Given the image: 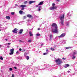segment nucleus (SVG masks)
I'll use <instances>...</instances> for the list:
<instances>
[{"label":"nucleus","mask_w":77,"mask_h":77,"mask_svg":"<svg viewBox=\"0 0 77 77\" xmlns=\"http://www.w3.org/2000/svg\"><path fill=\"white\" fill-rule=\"evenodd\" d=\"M51 26L52 27H54L55 28L54 29H53L52 30V32L54 33H57V24L55 23H54L51 25Z\"/></svg>","instance_id":"f257e3e1"},{"label":"nucleus","mask_w":77,"mask_h":77,"mask_svg":"<svg viewBox=\"0 0 77 77\" xmlns=\"http://www.w3.org/2000/svg\"><path fill=\"white\" fill-rule=\"evenodd\" d=\"M55 62H56V63H57V64L58 65H60V64H61V63H62V60H61L59 59H56L55 60Z\"/></svg>","instance_id":"f03ea898"},{"label":"nucleus","mask_w":77,"mask_h":77,"mask_svg":"<svg viewBox=\"0 0 77 77\" xmlns=\"http://www.w3.org/2000/svg\"><path fill=\"white\" fill-rule=\"evenodd\" d=\"M56 5L55 4L53 3L52 4V7H50L49 9L50 10H54V9H56L57 8V7L54 6Z\"/></svg>","instance_id":"7ed1b4c3"},{"label":"nucleus","mask_w":77,"mask_h":77,"mask_svg":"<svg viewBox=\"0 0 77 77\" xmlns=\"http://www.w3.org/2000/svg\"><path fill=\"white\" fill-rule=\"evenodd\" d=\"M60 20H63V19H64V17H65V14H63L62 15H60Z\"/></svg>","instance_id":"20e7f679"},{"label":"nucleus","mask_w":77,"mask_h":77,"mask_svg":"<svg viewBox=\"0 0 77 77\" xmlns=\"http://www.w3.org/2000/svg\"><path fill=\"white\" fill-rule=\"evenodd\" d=\"M17 31H18V29L15 28L12 31V32L13 33H17Z\"/></svg>","instance_id":"39448f33"},{"label":"nucleus","mask_w":77,"mask_h":77,"mask_svg":"<svg viewBox=\"0 0 77 77\" xmlns=\"http://www.w3.org/2000/svg\"><path fill=\"white\" fill-rule=\"evenodd\" d=\"M65 33H63L60 35L58 36L59 38H62V37H64L65 36Z\"/></svg>","instance_id":"423d86ee"},{"label":"nucleus","mask_w":77,"mask_h":77,"mask_svg":"<svg viewBox=\"0 0 77 77\" xmlns=\"http://www.w3.org/2000/svg\"><path fill=\"white\" fill-rule=\"evenodd\" d=\"M19 33L21 34L23 33V29H21L19 30Z\"/></svg>","instance_id":"0eeeda50"},{"label":"nucleus","mask_w":77,"mask_h":77,"mask_svg":"<svg viewBox=\"0 0 77 77\" xmlns=\"http://www.w3.org/2000/svg\"><path fill=\"white\" fill-rule=\"evenodd\" d=\"M26 5H20L21 8H26Z\"/></svg>","instance_id":"6e6552de"},{"label":"nucleus","mask_w":77,"mask_h":77,"mask_svg":"<svg viewBox=\"0 0 77 77\" xmlns=\"http://www.w3.org/2000/svg\"><path fill=\"white\" fill-rule=\"evenodd\" d=\"M27 17L28 18H32V16L30 14H28L27 15Z\"/></svg>","instance_id":"1a4fd4ad"},{"label":"nucleus","mask_w":77,"mask_h":77,"mask_svg":"<svg viewBox=\"0 0 77 77\" xmlns=\"http://www.w3.org/2000/svg\"><path fill=\"white\" fill-rule=\"evenodd\" d=\"M60 23L63 26V23H64V21L63 20H61Z\"/></svg>","instance_id":"9d476101"},{"label":"nucleus","mask_w":77,"mask_h":77,"mask_svg":"<svg viewBox=\"0 0 77 77\" xmlns=\"http://www.w3.org/2000/svg\"><path fill=\"white\" fill-rule=\"evenodd\" d=\"M5 18L7 19V20H10L11 19V17L9 16H6Z\"/></svg>","instance_id":"9b49d317"},{"label":"nucleus","mask_w":77,"mask_h":77,"mask_svg":"<svg viewBox=\"0 0 77 77\" xmlns=\"http://www.w3.org/2000/svg\"><path fill=\"white\" fill-rule=\"evenodd\" d=\"M35 2V1H30L29 2V4H32V3Z\"/></svg>","instance_id":"f8f14e48"},{"label":"nucleus","mask_w":77,"mask_h":77,"mask_svg":"<svg viewBox=\"0 0 77 77\" xmlns=\"http://www.w3.org/2000/svg\"><path fill=\"white\" fill-rule=\"evenodd\" d=\"M29 35L30 36H33V34H32V32L31 31H30L29 33Z\"/></svg>","instance_id":"ddd939ff"},{"label":"nucleus","mask_w":77,"mask_h":77,"mask_svg":"<svg viewBox=\"0 0 77 77\" xmlns=\"http://www.w3.org/2000/svg\"><path fill=\"white\" fill-rule=\"evenodd\" d=\"M44 3V2H41L39 3L38 4V5H42L43 3Z\"/></svg>","instance_id":"4468645a"},{"label":"nucleus","mask_w":77,"mask_h":77,"mask_svg":"<svg viewBox=\"0 0 77 77\" xmlns=\"http://www.w3.org/2000/svg\"><path fill=\"white\" fill-rule=\"evenodd\" d=\"M14 48H12L10 50L11 52L12 53H14Z\"/></svg>","instance_id":"2eb2a0df"},{"label":"nucleus","mask_w":77,"mask_h":77,"mask_svg":"<svg viewBox=\"0 0 77 77\" xmlns=\"http://www.w3.org/2000/svg\"><path fill=\"white\" fill-rule=\"evenodd\" d=\"M50 40H51V38H53V35H50Z\"/></svg>","instance_id":"dca6fc26"},{"label":"nucleus","mask_w":77,"mask_h":77,"mask_svg":"<svg viewBox=\"0 0 77 77\" xmlns=\"http://www.w3.org/2000/svg\"><path fill=\"white\" fill-rule=\"evenodd\" d=\"M65 48H66V49H69V48H71V47H68Z\"/></svg>","instance_id":"f3484780"},{"label":"nucleus","mask_w":77,"mask_h":77,"mask_svg":"<svg viewBox=\"0 0 77 77\" xmlns=\"http://www.w3.org/2000/svg\"><path fill=\"white\" fill-rule=\"evenodd\" d=\"M23 12L22 11L20 10L19 11V13L20 14H23Z\"/></svg>","instance_id":"a211bd4d"},{"label":"nucleus","mask_w":77,"mask_h":77,"mask_svg":"<svg viewBox=\"0 0 77 77\" xmlns=\"http://www.w3.org/2000/svg\"><path fill=\"white\" fill-rule=\"evenodd\" d=\"M41 6H39L38 7V11H40L41 9Z\"/></svg>","instance_id":"6ab92c4d"},{"label":"nucleus","mask_w":77,"mask_h":77,"mask_svg":"<svg viewBox=\"0 0 77 77\" xmlns=\"http://www.w3.org/2000/svg\"><path fill=\"white\" fill-rule=\"evenodd\" d=\"M36 36H41V35L40 34L37 33L36 34Z\"/></svg>","instance_id":"aec40b11"},{"label":"nucleus","mask_w":77,"mask_h":77,"mask_svg":"<svg viewBox=\"0 0 77 77\" xmlns=\"http://www.w3.org/2000/svg\"><path fill=\"white\" fill-rule=\"evenodd\" d=\"M0 59L1 60H3V58L2 56L0 57Z\"/></svg>","instance_id":"412c9836"},{"label":"nucleus","mask_w":77,"mask_h":77,"mask_svg":"<svg viewBox=\"0 0 77 77\" xmlns=\"http://www.w3.org/2000/svg\"><path fill=\"white\" fill-rule=\"evenodd\" d=\"M73 54H77V51H75L73 53Z\"/></svg>","instance_id":"4be33fe9"},{"label":"nucleus","mask_w":77,"mask_h":77,"mask_svg":"<svg viewBox=\"0 0 77 77\" xmlns=\"http://www.w3.org/2000/svg\"><path fill=\"white\" fill-rule=\"evenodd\" d=\"M14 54V52H11L9 53V54H10V55H12V54Z\"/></svg>","instance_id":"5701e85b"},{"label":"nucleus","mask_w":77,"mask_h":77,"mask_svg":"<svg viewBox=\"0 0 77 77\" xmlns=\"http://www.w3.org/2000/svg\"><path fill=\"white\" fill-rule=\"evenodd\" d=\"M26 59L27 60H29V56H26Z\"/></svg>","instance_id":"b1692460"},{"label":"nucleus","mask_w":77,"mask_h":77,"mask_svg":"<svg viewBox=\"0 0 77 77\" xmlns=\"http://www.w3.org/2000/svg\"><path fill=\"white\" fill-rule=\"evenodd\" d=\"M51 50H52V51H54V49L53 48H51Z\"/></svg>","instance_id":"393cba45"},{"label":"nucleus","mask_w":77,"mask_h":77,"mask_svg":"<svg viewBox=\"0 0 77 77\" xmlns=\"http://www.w3.org/2000/svg\"><path fill=\"white\" fill-rule=\"evenodd\" d=\"M24 4L25 5H26V4H27V1H25V2H24Z\"/></svg>","instance_id":"a878e982"},{"label":"nucleus","mask_w":77,"mask_h":77,"mask_svg":"<svg viewBox=\"0 0 77 77\" xmlns=\"http://www.w3.org/2000/svg\"><path fill=\"white\" fill-rule=\"evenodd\" d=\"M65 65L67 66V67H69V65L68 64H65Z\"/></svg>","instance_id":"bb28decb"},{"label":"nucleus","mask_w":77,"mask_h":77,"mask_svg":"<svg viewBox=\"0 0 77 77\" xmlns=\"http://www.w3.org/2000/svg\"><path fill=\"white\" fill-rule=\"evenodd\" d=\"M47 54H48V53H43V55H46Z\"/></svg>","instance_id":"cd10ccee"},{"label":"nucleus","mask_w":77,"mask_h":77,"mask_svg":"<svg viewBox=\"0 0 77 77\" xmlns=\"http://www.w3.org/2000/svg\"><path fill=\"white\" fill-rule=\"evenodd\" d=\"M9 69V71H11L12 70V68H10Z\"/></svg>","instance_id":"c85d7f7f"},{"label":"nucleus","mask_w":77,"mask_h":77,"mask_svg":"<svg viewBox=\"0 0 77 77\" xmlns=\"http://www.w3.org/2000/svg\"><path fill=\"white\" fill-rule=\"evenodd\" d=\"M11 15H14L15 14V13L14 12H12L11 13Z\"/></svg>","instance_id":"c756f323"},{"label":"nucleus","mask_w":77,"mask_h":77,"mask_svg":"<svg viewBox=\"0 0 77 77\" xmlns=\"http://www.w3.org/2000/svg\"><path fill=\"white\" fill-rule=\"evenodd\" d=\"M28 42H32V40H29L28 41Z\"/></svg>","instance_id":"7c9ffc66"},{"label":"nucleus","mask_w":77,"mask_h":77,"mask_svg":"<svg viewBox=\"0 0 77 77\" xmlns=\"http://www.w3.org/2000/svg\"><path fill=\"white\" fill-rule=\"evenodd\" d=\"M60 1V0H56V2H59Z\"/></svg>","instance_id":"2f4dec72"},{"label":"nucleus","mask_w":77,"mask_h":77,"mask_svg":"<svg viewBox=\"0 0 77 77\" xmlns=\"http://www.w3.org/2000/svg\"><path fill=\"white\" fill-rule=\"evenodd\" d=\"M75 56H74L72 57V59H75Z\"/></svg>","instance_id":"473e14b6"},{"label":"nucleus","mask_w":77,"mask_h":77,"mask_svg":"<svg viewBox=\"0 0 77 77\" xmlns=\"http://www.w3.org/2000/svg\"><path fill=\"white\" fill-rule=\"evenodd\" d=\"M64 68H67V66H66V65L64 66Z\"/></svg>","instance_id":"72a5a7b5"},{"label":"nucleus","mask_w":77,"mask_h":77,"mask_svg":"<svg viewBox=\"0 0 77 77\" xmlns=\"http://www.w3.org/2000/svg\"><path fill=\"white\" fill-rule=\"evenodd\" d=\"M23 19H25V18H26V16H24L23 17Z\"/></svg>","instance_id":"f704fd0d"},{"label":"nucleus","mask_w":77,"mask_h":77,"mask_svg":"<svg viewBox=\"0 0 77 77\" xmlns=\"http://www.w3.org/2000/svg\"><path fill=\"white\" fill-rule=\"evenodd\" d=\"M12 77H15L14 76V74H13L12 75Z\"/></svg>","instance_id":"c9c22d12"},{"label":"nucleus","mask_w":77,"mask_h":77,"mask_svg":"<svg viewBox=\"0 0 77 77\" xmlns=\"http://www.w3.org/2000/svg\"><path fill=\"white\" fill-rule=\"evenodd\" d=\"M46 52H48V49H46Z\"/></svg>","instance_id":"e433bc0d"},{"label":"nucleus","mask_w":77,"mask_h":77,"mask_svg":"<svg viewBox=\"0 0 77 77\" xmlns=\"http://www.w3.org/2000/svg\"><path fill=\"white\" fill-rule=\"evenodd\" d=\"M63 59V60H66V58H64V57H63L62 58Z\"/></svg>","instance_id":"4c0bfd02"},{"label":"nucleus","mask_w":77,"mask_h":77,"mask_svg":"<svg viewBox=\"0 0 77 77\" xmlns=\"http://www.w3.org/2000/svg\"><path fill=\"white\" fill-rule=\"evenodd\" d=\"M8 45H10V44H11V43H8Z\"/></svg>","instance_id":"58836bf2"},{"label":"nucleus","mask_w":77,"mask_h":77,"mask_svg":"<svg viewBox=\"0 0 77 77\" xmlns=\"http://www.w3.org/2000/svg\"><path fill=\"white\" fill-rule=\"evenodd\" d=\"M24 8H22L21 10H24Z\"/></svg>","instance_id":"ea45409f"},{"label":"nucleus","mask_w":77,"mask_h":77,"mask_svg":"<svg viewBox=\"0 0 77 77\" xmlns=\"http://www.w3.org/2000/svg\"><path fill=\"white\" fill-rule=\"evenodd\" d=\"M22 51L23 52H24V51H25V50H23Z\"/></svg>","instance_id":"a19ab883"},{"label":"nucleus","mask_w":77,"mask_h":77,"mask_svg":"<svg viewBox=\"0 0 77 77\" xmlns=\"http://www.w3.org/2000/svg\"><path fill=\"white\" fill-rule=\"evenodd\" d=\"M21 50H22V49H21V48H20L19 49V51H21Z\"/></svg>","instance_id":"79ce46f5"},{"label":"nucleus","mask_w":77,"mask_h":77,"mask_svg":"<svg viewBox=\"0 0 77 77\" xmlns=\"http://www.w3.org/2000/svg\"><path fill=\"white\" fill-rule=\"evenodd\" d=\"M14 68L15 69H17V67H16V66L14 67Z\"/></svg>","instance_id":"37998d69"},{"label":"nucleus","mask_w":77,"mask_h":77,"mask_svg":"<svg viewBox=\"0 0 77 77\" xmlns=\"http://www.w3.org/2000/svg\"><path fill=\"white\" fill-rule=\"evenodd\" d=\"M44 45V44L43 43L41 44V46H42V45Z\"/></svg>","instance_id":"c03bdc74"},{"label":"nucleus","mask_w":77,"mask_h":77,"mask_svg":"<svg viewBox=\"0 0 77 77\" xmlns=\"http://www.w3.org/2000/svg\"><path fill=\"white\" fill-rule=\"evenodd\" d=\"M16 53H17V54H19V53L18 52V51H17Z\"/></svg>","instance_id":"a18cd8bd"},{"label":"nucleus","mask_w":77,"mask_h":77,"mask_svg":"<svg viewBox=\"0 0 77 77\" xmlns=\"http://www.w3.org/2000/svg\"><path fill=\"white\" fill-rule=\"evenodd\" d=\"M38 6H38V5H36V8H38Z\"/></svg>","instance_id":"49530a36"},{"label":"nucleus","mask_w":77,"mask_h":77,"mask_svg":"<svg viewBox=\"0 0 77 77\" xmlns=\"http://www.w3.org/2000/svg\"><path fill=\"white\" fill-rule=\"evenodd\" d=\"M66 26H69V24H68V23H67Z\"/></svg>","instance_id":"de8ad7c7"},{"label":"nucleus","mask_w":77,"mask_h":77,"mask_svg":"<svg viewBox=\"0 0 77 77\" xmlns=\"http://www.w3.org/2000/svg\"><path fill=\"white\" fill-rule=\"evenodd\" d=\"M38 30H40V28H38Z\"/></svg>","instance_id":"09e8293b"},{"label":"nucleus","mask_w":77,"mask_h":77,"mask_svg":"<svg viewBox=\"0 0 77 77\" xmlns=\"http://www.w3.org/2000/svg\"><path fill=\"white\" fill-rule=\"evenodd\" d=\"M19 42H22V41H21V40H20L19 41Z\"/></svg>","instance_id":"8fccbe9b"},{"label":"nucleus","mask_w":77,"mask_h":77,"mask_svg":"<svg viewBox=\"0 0 77 77\" xmlns=\"http://www.w3.org/2000/svg\"><path fill=\"white\" fill-rule=\"evenodd\" d=\"M72 56H74V54H73L72 55Z\"/></svg>","instance_id":"3c124183"},{"label":"nucleus","mask_w":77,"mask_h":77,"mask_svg":"<svg viewBox=\"0 0 77 77\" xmlns=\"http://www.w3.org/2000/svg\"><path fill=\"white\" fill-rule=\"evenodd\" d=\"M7 47H8V48H9V46H7Z\"/></svg>","instance_id":"603ef678"},{"label":"nucleus","mask_w":77,"mask_h":77,"mask_svg":"<svg viewBox=\"0 0 77 77\" xmlns=\"http://www.w3.org/2000/svg\"><path fill=\"white\" fill-rule=\"evenodd\" d=\"M5 40H6V41H8V39H5Z\"/></svg>","instance_id":"864d4df0"},{"label":"nucleus","mask_w":77,"mask_h":77,"mask_svg":"<svg viewBox=\"0 0 77 77\" xmlns=\"http://www.w3.org/2000/svg\"><path fill=\"white\" fill-rule=\"evenodd\" d=\"M2 47V45H0V47Z\"/></svg>","instance_id":"5fc2aeb1"},{"label":"nucleus","mask_w":77,"mask_h":77,"mask_svg":"<svg viewBox=\"0 0 77 77\" xmlns=\"http://www.w3.org/2000/svg\"><path fill=\"white\" fill-rule=\"evenodd\" d=\"M15 5V6H17V4H16Z\"/></svg>","instance_id":"6e6d98bb"},{"label":"nucleus","mask_w":77,"mask_h":77,"mask_svg":"<svg viewBox=\"0 0 77 77\" xmlns=\"http://www.w3.org/2000/svg\"><path fill=\"white\" fill-rule=\"evenodd\" d=\"M0 31H1V29H0Z\"/></svg>","instance_id":"4d7b16f0"}]
</instances>
